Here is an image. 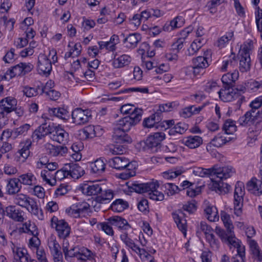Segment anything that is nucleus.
Here are the masks:
<instances>
[{
    "label": "nucleus",
    "instance_id": "1",
    "mask_svg": "<svg viewBox=\"0 0 262 262\" xmlns=\"http://www.w3.org/2000/svg\"><path fill=\"white\" fill-rule=\"evenodd\" d=\"M127 185L131 192L135 191L138 193H148L149 198L151 200L161 201L164 199L163 193L157 190L159 186L157 181L145 183H140L137 181L128 182Z\"/></svg>",
    "mask_w": 262,
    "mask_h": 262
},
{
    "label": "nucleus",
    "instance_id": "2",
    "mask_svg": "<svg viewBox=\"0 0 262 262\" xmlns=\"http://www.w3.org/2000/svg\"><path fill=\"white\" fill-rule=\"evenodd\" d=\"M220 98L224 102L235 101L233 107H231L235 111L239 110L242 103L245 101V98L242 94L234 92V89L225 88L217 91Z\"/></svg>",
    "mask_w": 262,
    "mask_h": 262
},
{
    "label": "nucleus",
    "instance_id": "3",
    "mask_svg": "<svg viewBox=\"0 0 262 262\" xmlns=\"http://www.w3.org/2000/svg\"><path fill=\"white\" fill-rule=\"evenodd\" d=\"M135 112L132 116H127L119 120L117 128L123 132H128L132 126L139 123L141 120L143 110H136Z\"/></svg>",
    "mask_w": 262,
    "mask_h": 262
},
{
    "label": "nucleus",
    "instance_id": "4",
    "mask_svg": "<svg viewBox=\"0 0 262 262\" xmlns=\"http://www.w3.org/2000/svg\"><path fill=\"white\" fill-rule=\"evenodd\" d=\"M56 125L49 119H47L40 125L33 133L32 138L33 142H37L38 140L43 139L47 135L54 133Z\"/></svg>",
    "mask_w": 262,
    "mask_h": 262
},
{
    "label": "nucleus",
    "instance_id": "5",
    "mask_svg": "<svg viewBox=\"0 0 262 262\" xmlns=\"http://www.w3.org/2000/svg\"><path fill=\"white\" fill-rule=\"evenodd\" d=\"M244 194L245 189L243 183L237 182L235 186L234 193V213L237 216H240L242 213Z\"/></svg>",
    "mask_w": 262,
    "mask_h": 262
},
{
    "label": "nucleus",
    "instance_id": "6",
    "mask_svg": "<svg viewBox=\"0 0 262 262\" xmlns=\"http://www.w3.org/2000/svg\"><path fill=\"white\" fill-rule=\"evenodd\" d=\"M51 226L55 228L60 238L64 239L69 236L71 227L64 220H58L57 217L54 216L51 220Z\"/></svg>",
    "mask_w": 262,
    "mask_h": 262
},
{
    "label": "nucleus",
    "instance_id": "7",
    "mask_svg": "<svg viewBox=\"0 0 262 262\" xmlns=\"http://www.w3.org/2000/svg\"><path fill=\"white\" fill-rule=\"evenodd\" d=\"M165 135L162 132H157L147 138L145 140L138 143L139 147H157L165 139Z\"/></svg>",
    "mask_w": 262,
    "mask_h": 262
},
{
    "label": "nucleus",
    "instance_id": "8",
    "mask_svg": "<svg viewBox=\"0 0 262 262\" xmlns=\"http://www.w3.org/2000/svg\"><path fill=\"white\" fill-rule=\"evenodd\" d=\"M108 163L110 166L117 170H132L135 169L133 164L125 157H115L111 159Z\"/></svg>",
    "mask_w": 262,
    "mask_h": 262
},
{
    "label": "nucleus",
    "instance_id": "9",
    "mask_svg": "<svg viewBox=\"0 0 262 262\" xmlns=\"http://www.w3.org/2000/svg\"><path fill=\"white\" fill-rule=\"evenodd\" d=\"M91 117V115L89 110H84L81 108H75L72 113L73 122L77 125L86 123Z\"/></svg>",
    "mask_w": 262,
    "mask_h": 262
},
{
    "label": "nucleus",
    "instance_id": "10",
    "mask_svg": "<svg viewBox=\"0 0 262 262\" xmlns=\"http://www.w3.org/2000/svg\"><path fill=\"white\" fill-rule=\"evenodd\" d=\"M6 215L16 222H23L25 213L15 205H9L5 208Z\"/></svg>",
    "mask_w": 262,
    "mask_h": 262
},
{
    "label": "nucleus",
    "instance_id": "11",
    "mask_svg": "<svg viewBox=\"0 0 262 262\" xmlns=\"http://www.w3.org/2000/svg\"><path fill=\"white\" fill-rule=\"evenodd\" d=\"M17 100L12 97H6L0 101V114L6 116L10 113L15 109L16 106Z\"/></svg>",
    "mask_w": 262,
    "mask_h": 262
},
{
    "label": "nucleus",
    "instance_id": "12",
    "mask_svg": "<svg viewBox=\"0 0 262 262\" xmlns=\"http://www.w3.org/2000/svg\"><path fill=\"white\" fill-rule=\"evenodd\" d=\"M192 62L193 72L195 75L202 74L204 72V69L209 66L207 57L204 56H199L194 58Z\"/></svg>",
    "mask_w": 262,
    "mask_h": 262
},
{
    "label": "nucleus",
    "instance_id": "13",
    "mask_svg": "<svg viewBox=\"0 0 262 262\" xmlns=\"http://www.w3.org/2000/svg\"><path fill=\"white\" fill-rule=\"evenodd\" d=\"M235 172V169L230 166L223 167L219 169L214 167L212 178H215L217 180H224L231 177Z\"/></svg>",
    "mask_w": 262,
    "mask_h": 262
},
{
    "label": "nucleus",
    "instance_id": "14",
    "mask_svg": "<svg viewBox=\"0 0 262 262\" xmlns=\"http://www.w3.org/2000/svg\"><path fill=\"white\" fill-rule=\"evenodd\" d=\"M38 71L39 74H49L52 71L50 60L45 54H40L38 57Z\"/></svg>",
    "mask_w": 262,
    "mask_h": 262
},
{
    "label": "nucleus",
    "instance_id": "15",
    "mask_svg": "<svg viewBox=\"0 0 262 262\" xmlns=\"http://www.w3.org/2000/svg\"><path fill=\"white\" fill-rule=\"evenodd\" d=\"M68 136V133L63 129L56 126L54 133L51 136V139L62 144V145L56 147L53 146V147H66L65 145L67 142Z\"/></svg>",
    "mask_w": 262,
    "mask_h": 262
},
{
    "label": "nucleus",
    "instance_id": "16",
    "mask_svg": "<svg viewBox=\"0 0 262 262\" xmlns=\"http://www.w3.org/2000/svg\"><path fill=\"white\" fill-rule=\"evenodd\" d=\"M239 77L238 71L234 70L232 72H228L223 75L222 81L224 88H232L235 86V81Z\"/></svg>",
    "mask_w": 262,
    "mask_h": 262
},
{
    "label": "nucleus",
    "instance_id": "17",
    "mask_svg": "<svg viewBox=\"0 0 262 262\" xmlns=\"http://www.w3.org/2000/svg\"><path fill=\"white\" fill-rule=\"evenodd\" d=\"M110 224L118 227L120 230L126 231L131 229V226L128 222L119 216H113L107 219Z\"/></svg>",
    "mask_w": 262,
    "mask_h": 262
},
{
    "label": "nucleus",
    "instance_id": "18",
    "mask_svg": "<svg viewBox=\"0 0 262 262\" xmlns=\"http://www.w3.org/2000/svg\"><path fill=\"white\" fill-rule=\"evenodd\" d=\"M6 192L9 195H15L21 189V185L19 183L18 178L8 179L6 180Z\"/></svg>",
    "mask_w": 262,
    "mask_h": 262
},
{
    "label": "nucleus",
    "instance_id": "19",
    "mask_svg": "<svg viewBox=\"0 0 262 262\" xmlns=\"http://www.w3.org/2000/svg\"><path fill=\"white\" fill-rule=\"evenodd\" d=\"M69 176L74 179H78L85 174L83 167L76 163H67Z\"/></svg>",
    "mask_w": 262,
    "mask_h": 262
},
{
    "label": "nucleus",
    "instance_id": "20",
    "mask_svg": "<svg viewBox=\"0 0 262 262\" xmlns=\"http://www.w3.org/2000/svg\"><path fill=\"white\" fill-rule=\"evenodd\" d=\"M21 65L22 62H20L12 67L11 69H9L4 75L0 76V79L1 80H10L16 76H23Z\"/></svg>",
    "mask_w": 262,
    "mask_h": 262
},
{
    "label": "nucleus",
    "instance_id": "21",
    "mask_svg": "<svg viewBox=\"0 0 262 262\" xmlns=\"http://www.w3.org/2000/svg\"><path fill=\"white\" fill-rule=\"evenodd\" d=\"M247 188L256 195L262 194V181L255 177L247 182Z\"/></svg>",
    "mask_w": 262,
    "mask_h": 262
},
{
    "label": "nucleus",
    "instance_id": "22",
    "mask_svg": "<svg viewBox=\"0 0 262 262\" xmlns=\"http://www.w3.org/2000/svg\"><path fill=\"white\" fill-rule=\"evenodd\" d=\"M28 211L31 214L35 215L39 220L43 219V213L41 209H40L35 199L30 198L27 203V207H26Z\"/></svg>",
    "mask_w": 262,
    "mask_h": 262
},
{
    "label": "nucleus",
    "instance_id": "23",
    "mask_svg": "<svg viewBox=\"0 0 262 262\" xmlns=\"http://www.w3.org/2000/svg\"><path fill=\"white\" fill-rule=\"evenodd\" d=\"M103 186L99 184H84L81 187L82 192L88 195H99Z\"/></svg>",
    "mask_w": 262,
    "mask_h": 262
},
{
    "label": "nucleus",
    "instance_id": "24",
    "mask_svg": "<svg viewBox=\"0 0 262 262\" xmlns=\"http://www.w3.org/2000/svg\"><path fill=\"white\" fill-rule=\"evenodd\" d=\"M114 196V192L112 189H106L103 186L102 191L96 196L95 200L99 203L103 204L110 202Z\"/></svg>",
    "mask_w": 262,
    "mask_h": 262
},
{
    "label": "nucleus",
    "instance_id": "25",
    "mask_svg": "<svg viewBox=\"0 0 262 262\" xmlns=\"http://www.w3.org/2000/svg\"><path fill=\"white\" fill-rule=\"evenodd\" d=\"M181 210H178L172 213V217L177 224L178 228L186 236V220L182 219L180 214H183Z\"/></svg>",
    "mask_w": 262,
    "mask_h": 262
},
{
    "label": "nucleus",
    "instance_id": "26",
    "mask_svg": "<svg viewBox=\"0 0 262 262\" xmlns=\"http://www.w3.org/2000/svg\"><path fill=\"white\" fill-rule=\"evenodd\" d=\"M212 183L211 188L215 191H219L221 193L226 194L228 193L231 189V186L227 183H224L223 180H215V178H210Z\"/></svg>",
    "mask_w": 262,
    "mask_h": 262
},
{
    "label": "nucleus",
    "instance_id": "27",
    "mask_svg": "<svg viewBox=\"0 0 262 262\" xmlns=\"http://www.w3.org/2000/svg\"><path fill=\"white\" fill-rule=\"evenodd\" d=\"M91 172L101 175L103 173L105 170V164L101 158L97 159L94 162L90 164Z\"/></svg>",
    "mask_w": 262,
    "mask_h": 262
},
{
    "label": "nucleus",
    "instance_id": "28",
    "mask_svg": "<svg viewBox=\"0 0 262 262\" xmlns=\"http://www.w3.org/2000/svg\"><path fill=\"white\" fill-rule=\"evenodd\" d=\"M141 37L139 33H133L129 34L124 39L123 42L126 43L128 48H134L141 40Z\"/></svg>",
    "mask_w": 262,
    "mask_h": 262
},
{
    "label": "nucleus",
    "instance_id": "29",
    "mask_svg": "<svg viewBox=\"0 0 262 262\" xmlns=\"http://www.w3.org/2000/svg\"><path fill=\"white\" fill-rule=\"evenodd\" d=\"M258 112H255L251 110L246 113L242 117H241L238 121L241 125H246L250 123H252L256 118Z\"/></svg>",
    "mask_w": 262,
    "mask_h": 262
},
{
    "label": "nucleus",
    "instance_id": "30",
    "mask_svg": "<svg viewBox=\"0 0 262 262\" xmlns=\"http://www.w3.org/2000/svg\"><path fill=\"white\" fill-rule=\"evenodd\" d=\"M161 120L160 113L156 112L148 118H146L143 121V126L144 127L151 128L156 126V122Z\"/></svg>",
    "mask_w": 262,
    "mask_h": 262
},
{
    "label": "nucleus",
    "instance_id": "31",
    "mask_svg": "<svg viewBox=\"0 0 262 262\" xmlns=\"http://www.w3.org/2000/svg\"><path fill=\"white\" fill-rule=\"evenodd\" d=\"M182 142L189 147H198L202 144L203 140L200 136H190L183 139Z\"/></svg>",
    "mask_w": 262,
    "mask_h": 262
},
{
    "label": "nucleus",
    "instance_id": "32",
    "mask_svg": "<svg viewBox=\"0 0 262 262\" xmlns=\"http://www.w3.org/2000/svg\"><path fill=\"white\" fill-rule=\"evenodd\" d=\"M131 61V58L127 55H122L113 60V66L115 68H121L128 66Z\"/></svg>",
    "mask_w": 262,
    "mask_h": 262
},
{
    "label": "nucleus",
    "instance_id": "33",
    "mask_svg": "<svg viewBox=\"0 0 262 262\" xmlns=\"http://www.w3.org/2000/svg\"><path fill=\"white\" fill-rule=\"evenodd\" d=\"M26 232L33 236L38 235V231L36 226L34 223H31L29 221L23 224V227L18 229V232Z\"/></svg>",
    "mask_w": 262,
    "mask_h": 262
},
{
    "label": "nucleus",
    "instance_id": "34",
    "mask_svg": "<svg viewBox=\"0 0 262 262\" xmlns=\"http://www.w3.org/2000/svg\"><path fill=\"white\" fill-rule=\"evenodd\" d=\"M127 202L122 199H117L111 204V209L115 212H121L128 207Z\"/></svg>",
    "mask_w": 262,
    "mask_h": 262
},
{
    "label": "nucleus",
    "instance_id": "35",
    "mask_svg": "<svg viewBox=\"0 0 262 262\" xmlns=\"http://www.w3.org/2000/svg\"><path fill=\"white\" fill-rule=\"evenodd\" d=\"M239 70L244 73L250 70L251 63L250 55L246 54L245 56H239Z\"/></svg>",
    "mask_w": 262,
    "mask_h": 262
},
{
    "label": "nucleus",
    "instance_id": "36",
    "mask_svg": "<svg viewBox=\"0 0 262 262\" xmlns=\"http://www.w3.org/2000/svg\"><path fill=\"white\" fill-rule=\"evenodd\" d=\"M204 211L206 214L207 219L211 222H215L219 219L217 209L214 206H208Z\"/></svg>",
    "mask_w": 262,
    "mask_h": 262
},
{
    "label": "nucleus",
    "instance_id": "37",
    "mask_svg": "<svg viewBox=\"0 0 262 262\" xmlns=\"http://www.w3.org/2000/svg\"><path fill=\"white\" fill-rule=\"evenodd\" d=\"M18 179L21 185L23 184L26 185H32L35 184L36 181V178L32 173L23 174Z\"/></svg>",
    "mask_w": 262,
    "mask_h": 262
},
{
    "label": "nucleus",
    "instance_id": "38",
    "mask_svg": "<svg viewBox=\"0 0 262 262\" xmlns=\"http://www.w3.org/2000/svg\"><path fill=\"white\" fill-rule=\"evenodd\" d=\"M30 124L26 123L19 127L14 128L10 133L8 131L7 133L8 134V136H12L13 138H16L19 135H21L27 133L30 129Z\"/></svg>",
    "mask_w": 262,
    "mask_h": 262
},
{
    "label": "nucleus",
    "instance_id": "39",
    "mask_svg": "<svg viewBox=\"0 0 262 262\" xmlns=\"http://www.w3.org/2000/svg\"><path fill=\"white\" fill-rule=\"evenodd\" d=\"M30 198L23 193H17L14 198V202L16 205L21 207H27V203Z\"/></svg>",
    "mask_w": 262,
    "mask_h": 262
},
{
    "label": "nucleus",
    "instance_id": "40",
    "mask_svg": "<svg viewBox=\"0 0 262 262\" xmlns=\"http://www.w3.org/2000/svg\"><path fill=\"white\" fill-rule=\"evenodd\" d=\"M13 251L14 254V258H17L19 262H30V260L32 259L26 250L23 251L19 248H16V250L13 249Z\"/></svg>",
    "mask_w": 262,
    "mask_h": 262
},
{
    "label": "nucleus",
    "instance_id": "41",
    "mask_svg": "<svg viewBox=\"0 0 262 262\" xmlns=\"http://www.w3.org/2000/svg\"><path fill=\"white\" fill-rule=\"evenodd\" d=\"M248 243L250 250L254 256H255L259 261L262 260V254L260 253L258 246L253 239H248Z\"/></svg>",
    "mask_w": 262,
    "mask_h": 262
},
{
    "label": "nucleus",
    "instance_id": "42",
    "mask_svg": "<svg viewBox=\"0 0 262 262\" xmlns=\"http://www.w3.org/2000/svg\"><path fill=\"white\" fill-rule=\"evenodd\" d=\"M213 170H214V166L208 169L197 167L193 170V173L195 176H198L201 177L209 176L210 178H212Z\"/></svg>",
    "mask_w": 262,
    "mask_h": 262
},
{
    "label": "nucleus",
    "instance_id": "43",
    "mask_svg": "<svg viewBox=\"0 0 262 262\" xmlns=\"http://www.w3.org/2000/svg\"><path fill=\"white\" fill-rule=\"evenodd\" d=\"M49 112L50 115H52L63 120L66 119V117L68 116L67 114L68 113L66 109L62 107L49 108Z\"/></svg>",
    "mask_w": 262,
    "mask_h": 262
},
{
    "label": "nucleus",
    "instance_id": "44",
    "mask_svg": "<svg viewBox=\"0 0 262 262\" xmlns=\"http://www.w3.org/2000/svg\"><path fill=\"white\" fill-rule=\"evenodd\" d=\"M62 250L66 259H68V257H76L78 259V258H81L79 256L78 248L74 247L69 250L67 246H63Z\"/></svg>",
    "mask_w": 262,
    "mask_h": 262
},
{
    "label": "nucleus",
    "instance_id": "45",
    "mask_svg": "<svg viewBox=\"0 0 262 262\" xmlns=\"http://www.w3.org/2000/svg\"><path fill=\"white\" fill-rule=\"evenodd\" d=\"M76 206L80 216H84L91 212L90 205L86 202L79 203Z\"/></svg>",
    "mask_w": 262,
    "mask_h": 262
},
{
    "label": "nucleus",
    "instance_id": "46",
    "mask_svg": "<svg viewBox=\"0 0 262 262\" xmlns=\"http://www.w3.org/2000/svg\"><path fill=\"white\" fill-rule=\"evenodd\" d=\"M221 218L227 231H229L233 230L234 227L231 221L229 214L226 212L222 211L221 213Z\"/></svg>",
    "mask_w": 262,
    "mask_h": 262
},
{
    "label": "nucleus",
    "instance_id": "47",
    "mask_svg": "<svg viewBox=\"0 0 262 262\" xmlns=\"http://www.w3.org/2000/svg\"><path fill=\"white\" fill-rule=\"evenodd\" d=\"M235 55L229 60L223 61V64L221 68V70L222 71H226L229 70L231 72L232 69H233L235 66H236L237 64V62L235 59Z\"/></svg>",
    "mask_w": 262,
    "mask_h": 262
},
{
    "label": "nucleus",
    "instance_id": "48",
    "mask_svg": "<svg viewBox=\"0 0 262 262\" xmlns=\"http://www.w3.org/2000/svg\"><path fill=\"white\" fill-rule=\"evenodd\" d=\"M179 103L177 102H171L165 104H160L159 106V110L157 112L160 113V115L162 112L171 111L173 108L178 107Z\"/></svg>",
    "mask_w": 262,
    "mask_h": 262
},
{
    "label": "nucleus",
    "instance_id": "49",
    "mask_svg": "<svg viewBox=\"0 0 262 262\" xmlns=\"http://www.w3.org/2000/svg\"><path fill=\"white\" fill-rule=\"evenodd\" d=\"M236 128L234 121L228 119L224 123L223 129L227 134H232L236 130Z\"/></svg>",
    "mask_w": 262,
    "mask_h": 262
},
{
    "label": "nucleus",
    "instance_id": "50",
    "mask_svg": "<svg viewBox=\"0 0 262 262\" xmlns=\"http://www.w3.org/2000/svg\"><path fill=\"white\" fill-rule=\"evenodd\" d=\"M223 242H226L235 248L240 244L239 240L235 237L233 230L228 231V235Z\"/></svg>",
    "mask_w": 262,
    "mask_h": 262
},
{
    "label": "nucleus",
    "instance_id": "51",
    "mask_svg": "<svg viewBox=\"0 0 262 262\" xmlns=\"http://www.w3.org/2000/svg\"><path fill=\"white\" fill-rule=\"evenodd\" d=\"M69 176L68 168L67 164H66L63 168L57 170L54 175V181L61 180L65 178H67Z\"/></svg>",
    "mask_w": 262,
    "mask_h": 262
},
{
    "label": "nucleus",
    "instance_id": "52",
    "mask_svg": "<svg viewBox=\"0 0 262 262\" xmlns=\"http://www.w3.org/2000/svg\"><path fill=\"white\" fill-rule=\"evenodd\" d=\"M112 225L110 222H101L98 224V227L103 231L106 234L110 236H113L114 234Z\"/></svg>",
    "mask_w": 262,
    "mask_h": 262
},
{
    "label": "nucleus",
    "instance_id": "53",
    "mask_svg": "<svg viewBox=\"0 0 262 262\" xmlns=\"http://www.w3.org/2000/svg\"><path fill=\"white\" fill-rule=\"evenodd\" d=\"M113 139L116 140V142L118 144H124V145L125 144L130 143L132 142V138L126 134H124L123 135H121L120 136H118L117 135H115L113 136Z\"/></svg>",
    "mask_w": 262,
    "mask_h": 262
},
{
    "label": "nucleus",
    "instance_id": "54",
    "mask_svg": "<svg viewBox=\"0 0 262 262\" xmlns=\"http://www.w3.org/2000/svg\"><path fill=\"white\" fill-rule=\"evenodd\" d=\"M253 48V41L249 40L243 45V48L239 51L238 56H245L246 54L250 55V51Z\"/></svg>",
    "mask_w": 262,
    "mask_h": 262
},
{
    "label": "nucleus",
    "instance_id": "55",
    "mask_svg": "<svg viewBox=\"0 0 262 262\" xmlns=\"http://www.w3.org/2000/svg\"><path fill=\"white\" fill-rule=\"evenodd\" d=\"M79 255V256L81 258H78V260H81L83 261H86V259H90L92 258L93 253L88 249L82 247V248H79L78 252Z\"/></svg>",
    "mask_w": 262,
    "mask_h": 262
},
{
    "label": "nucleus",
    "instance_id": "56",
    "mask_svg": "<svg viewBox=\"0 0 262 262\" xmlns=\"http://www.w3.org/2000/svg\"><path fill=\"white\" fill-rule=\"evenodd\" d=\"M233 37V32H227L226 35L221 37L217 41V46L219 48H223L225 45Z\"/></svg>",
    "mask_w": 262,
    "mask_h": 262
},
{
    "label": "nucleus",
    "instance_id": "57",
    "mask_svg": "<svg viewBox=\"0 0 262 262\" xmlns=\"http://www.w3.org/2000/svg\"><path fill=\"white\" fill-rule=\"evenodd\" d=\"M71 189V186L67 184H61L55 190V195L56 196L63 195Z\"/></svg>",
    "mask_w": 262,
    "mask_h": 262
},
{
    "label": "nucleus",
    "instance_id": "58",
    "mask_svg": "<svg viewBox=\"0 0 262 262\" xmlns=\"http://www.w3.org/2000/svg\"><path fill=\"white\" fill-rule=\"evenodd\" d=\"M184 24V19L183 16H177L170 23L171 30L179 28L183 26Z\"/></svg>",
    "mask_w": 262,
    "mask_h": 262
},
{
    "label": "nucleus",
    "instance_id": "59",
    "mask_svg": "<svg viewBox=\"0 0 262 262\" xmlns=\"http://www.w3.org/2000/svg\"><path fill=\"white\" fill-rule=\"evenodd\" d=\"M247 90L248 91H255L258 89L262 88V83L257 81L250 80L245 83Z\"/></svg>",
    "mask_w": 262,
    "mask_h": 262
},
{
    "label": "nucleus",
    "instance_id": "60",
    "mask_svg": "<svg viewBox=\"0 0 262 262\" xmlns=\"http://www.w3.org/2000/svg\"><path fill=\"white\" fill-rule=\"evenodd\" d=\"M38 90H40L39 86H38L37 89L26 86L24 88L23 92L27 97H32L38 94Z\"/></svg>",
    "mask_w": 262,
    "mask_h": 262
},
{
    "label": "nucleus",
    "instance_id": "61",
    "mask_svg": "<svg viewBox=\"0 0 262 262\" xmlns=\"http://www.w3.org/2000/svg\"><path fill=\"white\" fill-rule=\"evenodd\" d=\"M134 106L130 104H126L122 105L120 107V112L123 114H129V116H132V114L135 113L136 110H141V108H134Z\"/></svg>",
    "mask_w": 262,
    "mask_h": 262
},
{
    "label": "nucleus",
    "instance_id": "62",
    "mask_svg": "<svg viewBox=\"0 0 262 262\" xmlns=\"http://www.w3.org/2000/svg\"><path fill=\"white\" fill-rule=\"evenodd\" d=\"M184 38H179L171 45V50L174 53H178L184 47Z\"/></svg>",
    "mask_w": 262,
    "mask_h": 262
},
{
    "label": "nucleus",
    "instance_id": "63",
    "mask_svg": "<svg viewBox=\"0 0 262 262\" xmlns=\"http://www.w3.org/2000/svg\"><path fill=\"white\" fill-rule=\"evenodd\" d=\"M196 202L194 200H193L191 202H188L183 206V209L188 212L189 213H194L197 209V206L196 205Z\"/></svg>",
    "mask_w": 262,
    "mask_h": 262
},
{
    "label": "nucleus",
    "instance_id": "64",
    "mask_svg": "<svg viewBox=\"0 0 262 262\" xmlns=\"http://www.w3.org/2000/svg\"><path fill=\"white\" fill-rule=\"evenodd\" d=\"M164 187L167 190V193L168 195H172L177 192L178 191L181 190L178 186L171 183L165 184Z\"/></svg>",
    "mask_w": 262,
    "mask_h": 262
}]
</instances>
